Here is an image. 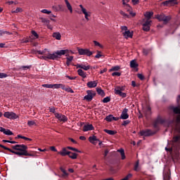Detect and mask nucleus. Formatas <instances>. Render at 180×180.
<instances>
[{"instance_id": "nucleus-1", "label": "nucleus", "mask_w": 180, "mask_h": 180, "mask_svg": "<svg viewBox=\"0 0 180 180\" xmlns=\"http://www.w3.org/2000/svg\"><path fill=\"white\" fill-rule=\"evenodd\" d=\"M1 148H4V150H7L10 153L15 154V155H18V157H22L25 155V157H33V154L29 153L27 151V146L24 144H16L15 146H12V149L0 144Z\"/></svg>"}, {"instance_id": "nucleus-2", "label": "nucleus", "mask_w": 180, "mask_h": 180, "mask_svg": "<svg viewBox=\"0 0 180 180\" xmlns=\"http://www.w3.org/2000/svg\"><path fill=\"white\" fill-rule=\"evenodd\" d=\"M67 53H68V50L56 51L53 53H49L45 56H42V58L44 60H57L58 56L61 57V56H64L65 54H67Z\"/></svg>"}, {"instance_id": "nucleus-3", "label": "nucleus", "mask_w": 180, "mask_h": 180, "mask_svg": "<svg viewBox=\"0 0 180 180\" xmlns=\"http://www.w3.org/2000/svg\"><path fill=\"white\" fill-rule=\"evenodd\" d=\"M53 88H55V89H59L60 88L63 91H65L66 92H69L70 94H74V90H72V89H71L70 86H65L63 84H53Z\"/></svg>"}, {"instance_id": "nucleus-4", "label": "nucleus", "mask_w": 180, "mask_h": 180, "mask_svg": "<svg viewBox=\"0 0 180 180\" xmlns=\"http://www.w3.org/2000/svg\"><path fill=\"white\" fill-rule=\"evenodd\" d=\"M160 22H163L164 25H167L171 20V15H165V14H160L156 16Z\"/></svg>"}, {"instance_id": "nucleus-5", "label": "nucleus", "mask_w": 180, "mask_h": 180, "mask_svg": "<svg viewBox=\"0 0 180 180\" xmlns=\"http://www.w3.org/2000/svg\"><path fill=\"white\" fill-rule=\"evenodd\" d=\"M87 95H86L84 97V101H86L87 102H91L92 99H94V97L96 95V92L92 90H88L86 91Z\"/></svg>"}, {"instance_id": "nucleus-6", "label": "nucleus", "mask_w": 180, "mask_h": 180, "mask_svg": "<svg viewBox=\"0 0 180 180\" xmlns=\"http://www.w3.org/2000/svg\"><path fill=\"white\" fill-rule=\"evenodd\" d=\"M4 117H6V119H10L11 120H15L16 119H19V116L16 115V113L13 112H5L4 114Z\"/></svg>"}, {"instance_id": "nucleus-7", "label": "nucleus", "mask_w": 180, "mask_h": 180, "mask_svg": "<svg viewBox=\"0 0 180 180\" xmlns=\"http://www.w3.org/2000/svg\"><path fill=\"white\" fill-rule=\"evenodd\" d=\"M156 131H154L151 129H145L141 130L139 132L140 136H143L144 137H150V136H154L155 134Z\"/></svg>"}, {"instance_id": "nucleus-8", "label": "nucleus", "mask_w": 180, "mask_h": 180, "mask_svg": "<svg viewBox=\"0 0 180 180\" xmlns=\"http://www.w3.org/2000/svg\"><path fill=\"white\" fill-rule=\"evenodd\" d=\"M77 51L80 56H87L88 57H91L94 53L92 51H89L88 49H77Z\"/></svg>"}, {"instance_id": "nucleus-9", "label": "nucleus", "mask_w": 180, "mask_h": 180, "mask_svg": "<svg viewBox=\"0 0 180 180\" xmlns=\"http://www.w3.org/2000/svg\"><path fill=\"white\" fill-rule=\"evenodd\" d=\"M170 110H172L174 115H180V108L179 106H169ZM177 123L180 124V115H179L176 119Z\"/></svg>"}, {"instance_id": "nucleus-10", "label": "nucleus", "mask_w": 180, "mask_h": 180, "mask_svg": "<svg viewBox=\"0 0 180 180\" xmlns=\"http://www.w3.org/2000/svg\"><path fill=\"white\" fill-rule=\"evenodd\" d=\"M83 127V131H90L91 130H94V127L92 124H85V122L80 123V127Z\"/></svg>"}, {"instance_id": "nucleus-11", "label": "nucleus", "mask_w": 180, "mask_h": 180, "mask_svg": "<svg viewBox=\"0 0 180 180\" xmlns=\"http://www.w3.org/2000/svg\"><path fill=\"white\" fill-rule=\"evenodd\" d=\"M165 123V120L164 119L161 118L160 117H158L154 122H153V127L154 129H158L159 124H164Z\"/></svg>"}, {"instance_id": "nucleus-12", "label": "nucleus", "mask_w": 180, "mask_h": 180, "mask_svg": "<svg viewBox=\"0 0 180 180\" xmlns=\"http://www.w3.org/2000/svg\"><path fill=\"white\" fill-rule=\"evenodd\" d=\"M143 113L146 119H150L151 116V107L146 105V108H143Z\"/></svg>"}, {"instance_id": "nucleus-13", "label": "nucleus", "mask_w": 180, "mask_h": 180, "mask_svg": "<svg viewBox=\"0 0 180 180\" xmlns=\"http://www.w3.org/2000/svg\"><path fill=\"white\" fill-rule=\"evenodd\" d=\"M176 1L177 0L165 1L162 3V5H163V6H172V5H176V4H178Z\"/></svg>"}, {"instance_id": "nucleus-14", "label": "nucleus", "mask_w": 180, "mask_h": 180, "mask_svg": "<svg viewBox=\"0 0 180 180\" xmlns=\"http://www.w3.org/2000/svg\"><path fill=\"white\" fill-rule=\"evenodd\" d=\"M128 112H129V109L124 108L120 117V119H122L123 120H127V118L129 117Z\"/></svg>"}, {"instance_id": "nucleus-15", "label": "nucleus", "mask_w": 180, "mask_h": 180, "mask_svg": "<svg viewBox=\"0 0 180 180\" xmlns=\"http://www.w3.org/2000/svg\"><path fill=\"white\" fill-rule=\"evenodd\" d=\"M0 131L6 136H13V132H12V131L10 129H6L2 127H0Z\"/></svg>"}, {"instance_id": "nucleus-16", "label": "nucleus", "mask_w": 180, "mask_h": 180, "mask_svg": "<svg viewBox=\"0 0 180 180\" xmlns=\"http://www.w3.org/2000/svg\"><path fill=\"white\" fill-rule=\"evenodd\" d=\"M58 154L62 155V157H65V155H70L71 151L67 150V148H63L61 151L58 152Z\"/></svg>"}, {"instance_id": "nucleus-17", "label": "nucleus", "mask_w": 180, "mask_h": 180, "mask_svg": "<svg viewBox=\"0 0 180 180\" xmlns=\"http://www.w3.org/2000/svg\"><path fill=\"white\" fill-rule=\"evenodd\" d=\"M77 68H81L82 70H84V71H88L91 68L90 65H85L84 64H77L76 65Z\"/></svg>"}, {"instance_id": "nucleus-18", "label": "nucleus", "mask_w": 180, "mask_h": 180, "mask_svg": "<svg viewBox=\"0 0 180 180\" xmlns=\"http://www.w3.org/2000/svg\"><path fill=\"white\" fill-rule=\"evenodd\" d=\"M122 34L125 39H129V37L131 39V37H133V32H131L130 30L122 32Z\"/></svg>"}, {"instance_id": "nucleus-19", "label": "nucleus", "mask_w": 180, "mask_h": 180, "mask_svg": "<svg viewBox=\"0 0 180 180\" xmlns=\"http://www.w3.org/2000/svg\"><path fill=\"white\" fill-rule=\"evenodd\" d=\"M88 88H96L98 86V82L96 81H91L88 82L86 84Z\"/></svg>"}, {"instance_id": "nucleus-20", "label": "nucleus", "mask_w": 180, "mask_h": 180, "mask_svg": "<svg viewBox=\"0 0 180 180\" xmlns=\"http://www.w3.org/2000/svg\"><path fill=\"white\" fill-rule=\"evenodd\" d=\"M151 20L143 18L141 22L142 26H151Z\"/></svg>"}, {"instance_id": "nucleus-21", "label": "nucleus", "mask_w": 180, "mask_h": 180, "mask_svg": "<svg viewBox=\"0 0 180 180\" xmlns=\"http://www.w3.org/2000/svg\"><path fill=\"white\" fill-rule=\"evenodd\" d=\"M77 74L79 77H82V78H86V72H84L82 69H79L77 70Z\"/></svg>"}, {"instance_id": "nucleus-22", "label": "nucleus", "mask_w": 180, "mask_h": 180, "mask_svg": "<svg viewBox=\"0 0 180 180\" xmlns=\"http://www.w3.org/2000/svg\"><path fill=\"white\" fill-rule=\"evenodd\" d=\"M153 15H154L153 12L151 11H147L145 14V19L150 20V19H151V16H153Z\"/></svg>"}, {"instance_id": "nucleus-23", "label": "nucleus", "mask_w": 180, "mask_h": 180, "mask_svg": "<svg viewBox=\"0 0 180 180\" xmlns=\"http://www.w3.org/2000/svg\"><path fill=\"white\" fill-rule=\"evenodd\" d=\"M52 37L56 40H61V34L60 32H53Z\"/></svg>"}, {"instance_id": "nucleus-24", "label": "nucleus", "mask_w": 180, "mask_h": 180, "mask_svg": "<svg viewBox=\"0 0 180 180\" xmlns=\"http://www.w3.org/2000/svg\"><path fill=\"white\" fill-rule=\"evenodd\" d=\"M65 2L68 11H70V13H72V6H71V4H70V1H68V0H65Z\"/></svg>"}, {"instance_id": "nucleus-25", "label": "nucleus", "mask_w": 180, "mask_h": 180, "mask_svg": "<svg viewBox=\"0 0 180 180\" xmlns=\"http://www.w3.org/2000/svg\"><path fill=\"white\" fill-rule=\"evenodd\" d=\"M131 68H137L139 67V64L136 62L135 60H133L130 62Z\"/></svg>"}, {"instance_id": "nucleus-26", "label": "nucleus", "mask_w": 180, "mask_h": 180, "mask_svg": "<svg viewBox=\"0 0 180 180\" xmlns=\"http://www.w3.org/2000/svg\"><path fill=\"white\" fill-rule=\"evenodd\" d=\"M105 133H107V134H109L110 136H115L116 134V131L113 130H109V129H104Z\"/></svg>"}, {"instance_id": "nucleus-27", "label": "nucleus", "mask_w": 180, "mask_h": 180, "mask_svg": "<svg viewBox=\"0 0 180 180\" xmlns=\"http://www.w3.org/2000/svg\"><path fill=\"white\" fill-rule=\"evenodd\" d=\"M89 141H90V143L94 144V141H99V139L96 138V136H89Z\"/></svg>"}, {"instance_id": "nucleus-28", "label": "nucleus", "mask_w": 180, "mask_h": 180, "mask_svg": "<svg viewBox=\"0 0 180 180\" xmlns=\"http://www.w3.org/2000/svg\"><path fill=\"white\" fill-rule=\"evenodd\" d=\"M115 95H119L121 96V98H126L127 96V94L126 93H123L122 91H117V92H115Z\"/></svg>"}, {"instance_id": "nucleus-29", "label": "nucleus", "mask_w": 180, "mask_h": 180, "mask_svg": "<svg viewBox=\"0 0 180 180\" xmlns=\"http://www.w3.org/2000/svg\"><path fill=\"white\" fill-rule=\"evenodd\" d=\"M117 91L119 92H123L124 91V86H117L115 89V92H117Z\"/></svg>"}, {"instance_id": "nucleus-30", "label": "nucleus", "mask_w": 180, "mask_h": 180, "mask_svg": "<svg viewBox=\"0 0 180 180\" xmlns=\"http://www.w3.org/2000/svg\"><path fill=\"white\" fill-rule=\"evenodd\" d=\"M96 91H97V94H98L101 96H105V91H103L102 89L97 88Z\"/></svg>"}, {"instance_id": "nucleus-31", "label": "nucleus", "mask_w": 180, "mask_h": 180, "mask_svg": "<svg viewBox=\"0 0 180 180\" xmlns=\"http://www.w3.org/2000/svg\"><path fill=\"white\" fill-rule=\"evenodd\" d=\"M72 155H69L68 156L70 157V158H71L72 160H77V157H78V155L77 153H74L72 152H71Z\"/></svg>"}, {"instance_id": "nucleus-32", "label": "nucleus", "mask_w": 180, "mask_h": 180, "mask_svg": "<svg viewBox=\"0 0 180 180\" xmlns=\"http://www.w3.org/2000/svg\"><path fill=\"white\" fill-rule=\"evenodd\" d=\"M163 179L165 180H169L171 179V174H169V173H165L164 175H163Z\"/></svg>"}, {"instance_id": "nucleus-33", "label": "nucleus", "mask_w": 180, "mask_h": 180, "mask_svg": "<svg viewBox=\"0 0 180 180\" xmlns=\"http://www.w3.org/2000/svg\"><path fill=\"white\" fill-rule=\"evenodd\" d=\"M58 120H60V122H67V120H68V118H67L65 115H61Z\"/></svg>"}, {"instance_id": "nucleus-34", "label": "nucleus", "mask_w": 180, "mask_h": 180, "mask_svg": "<svg viewBox=\"0 0 180 180\" xmlns=\"http://www.w3.org/2000/svg\"><path fill=\"white\" fill-rule=\"evenodd\" d=\"M119 70H120V66L117 65V66H114L111 69H110V72L119 71Z\"/></svg>"}, {"instance_id": "nucleus-35", "label": "nucleus", "mask_w": 180, "mask_h": 180, "mask_svg": "<svg viewBox=\"0 0 180 180\" xmlns=\"http://www.w3.org/2000/svg\"><path fill=\"white\" fill-rule=\"evenodd\" d=\"M20 12H23V10L22 9V8H17L15 11H12V13H19Z\"/></svg>"}, {"instance_id": "nucleus-36", "label": "nucleus", "mask_w": 180, "mask_h": 180, "mask_svg": "<svg viewBox=\"0 0 180 180\" xmlns=\"http://www.w3.org/2000/svg\"><path fill=\"white\" fill-rule=\"evenodd\" d=\"M180 140V136H175L173 137V140L172 142L173 143H178V141H179Z\"/></svg>"}, {"instance_id": "nucleus-37", "label": "nucleus", "mask_w": 180, "mask_h": 180, "mask_svg": "<svg viewBox=\"0 0 180 180\" xmlns=\"http://www.w3.org/2000/svg\"><path fill=\"white\" fill-rule=\"evenodd\" d=\"M67 148L68 150H72V151H75L76 153H81V151H79L78 149L72 148L71 146H68Z\"/></svg>"}, {"instance_id": "nucleus-38", "label": "nucleus", "mask_w": 180, "mask_h": 180, "mask_svg": "<svg viewBox=\"0 0 180 180\" xmlns=\"http://www.w3.org/2000/svg\"><path fill=\"white\" fill-rule=\"evenodd\" d=\"M112 115H110L108 116H107L105 118V120H106L107 122H112V120H113V118L112 117Z\"/></svg>"}, {"instance_id": "nucleus-39", "label": "nucleus", "mask_w": 180, "mask_h": 180, "mask_svg": "<svg viewBox=\"0 0 180 180\" xmlns=\"http://www.w3.org/2000/svg\"><path fill=\"white\" fill-rule=\"evenodd\" d=\"M32 36H34V39H39V34H37V32H36V31L33 30L32 31Z\"/></svg>"}, {"instance_id": "nucleus-40", "label": "nucleus", "mask_w": 180, "mask_h": 180, "mask_svg": "<svg viewBox=\"0 0 180 180\" xmlns=\"http://www.w3.org/2000/svg\"><path fill=\"white\" fill-rule=\"evenodd\" d=\"M110 101V97L107 96V97H105L103 99V103H109Z\"/></svg>"}, {"instance_id": "nucleus-41", "label": "nucleus", "mask_w": 180, "mask_h": 180, "mask_svg": "<svg viewBox=\"0 0 180 180\" xmlns=\"http://www.w3.org/2000/svg\"><path fill=\"white\" fill-rule=\"evenodd\" d=\"M60 169L61 172H63V176H68V173H67V171H65V169H64L63 167H60Z\"/></svg>"}, {"instance_id": "nucleus-42", "label": "nucleus", "mask_w": 180, "mask_h": 180, "mask_svg": "<svg viewBox=\"0 0 180 180\" xmlns=\"http://www.w3.org/2000/svg\"><path fill=\"white\" fill-rule=\"evenodd\" d=\"M143 30L144 32H149V30H150V25H143Z\"/></svg>"}, {"instance_id": "nucleus-43", "label": "nucleus", "mask_w": 180, "mask_h": 180, "mask_svg": "<svg viewBox=\"0 0 180 180\" xmlns=\"http://www.w3.org/2000/svg\"><path fill=\"white\" fill-rule=\"evenodd\" d=\"M122 75V73L119 72H114L112 73V77H120Z\"/></svg>"}, {"instance_id": "nucleus-44", "label": "nucleus", "mask_w": 180, "mask_h": 180, "mask_svg": "<svg viewBox=\"0 0 180 180\" xmlns=\"http://www.w3.org/2000/svg\"><path fill=\"white\" fill-rule=\"evenodd\" d=\"M41 13H46V15H50L51 13V11L47 10V9H43L41 11Z\"/></svg>"}, {"instance_id": "nucleus-45", "label": "nucleus", "mask_w": 180, "mask_h": 180, "mask_svg": "<svg viewBox=\"0 0 180 180\" xmlns=\"http://www.w3.org/2000/svg\"><path fill=\"white\" fill-rule=\"evenodd\" d=\"M42 86L44 88L53 89V84H42Z\"/></svg>"}, {"instance_id": "nucleus-46", "label": "nucleus", "mask_w": 180, "mask_h": 180, "mask_svg": "<svg viewBox=\"0 0 180 180\" xmlns=\"http://www.w3.org/2000/svg\"><path fill=\"white\" fill-rule=\"evenodd\" d=\"M41 20L42 23H46V25H49L50 23V20L46 19V18H41Z\"/></svg>"}, {"instance_id": "nucleus-47", "label": "nucleus", "mask_w": 180, "mask_h": 180, "mask_svg": "<svg viewBox=\"0 0 180 180\" xmlns=\"http://www.w3.org/2000/svg\"><path fill=\"white\" fill-rule=\"evenodd\" d=\"M79 8H81L82 12V13H84V15L87 13V12H86V9L85 8H84V6H82V4H80V5H79Z\"/></svg>"}, {"instance_id": "nucleus-48", "label": "nucleus", "mask_w": 180, "mask_h": 180, "mask_svg": "<svg viewBox=\"0 0 180 180\" xmlns=\"http://www.w3.org/2000/svg\"><path fill=\"white\" fill-rule=\"evenodd\" d=\"M133 176V174H129L127 176H126L124 178H123L121 180H129V178H131Z\"/></svg>"}, {"instance_id": "nucleus-49", "label": "nucleus", "mask_w": 180, "mask_h": 180, "mask_svg": "<svg viewBox=\"0 0 180 180\" xmlns=\"http://www.w3.org/2000/svg\"><path fill=\"white\" fill-rule=\"evenodd\" d=\"M27 124L28 126L32 127V126H34V124H36V122H34V121H28Z\"/></svg>"}, {"instance_id": "nucleus-50", "label": "nucleus", "mask_w": 180, "mask_h": 180, "mask_svg": "<svg viewBox=\"0 0 180 180\" xmlns=\"http://www.w3.org/2000/svg\"><path fill=\"white\" fill-rule=\"evenodd\" d=\"M129 123H130V120H124L123 121L122 126H127V124H129Z\"/></svg>"}, {"instance_id": "nucleus-51", "label": "nucleus", "mask_w": 180, "mask_h": 180, "mask_svg": "<svg viewBox=\"0 0 180 180\" xmlns=\"http://www.w3.org/2000/svg\"><path fill=\"white\" fill-rule=\"evenodd\" d=\"M137 77H138V78H139V79H141V81H144V75H143L141 74H138Z\"/></svg>"}, {"instance_id": "nucleus-52", "label": "nucleus", "mask_w": 180, "mask_h": 180, "mask_svg": "<svg viewBox=\"0 0 180 180\" xmlns=\"http://www.w3.org/2000/svg\"><path fill=\"white\" fill-rule=\"evenodd\" d=\"M139 161H137L134 165V171H139Z\"/></svg>"}, {"instance_id": "nucleus-53", "label": "nucleus", "mask_w": 180, "mask_h": 180, "mask_svg": "<svg viewBox=\"0 0 180 180\" xmlns=\"http://www.w3.org/2000/svg\"><path fill=\"white\" fill-rule=\"evenodd\" d=\"M49 112H51V113H54V115H55V113H56V108H54V107H52V108L49 107Z\"/></svg>"}, {"instance_id": "nucleus-54", "label": "nucleus", "mask_w": 180, "mask_h": 180, "mask_svg": "<svg viewBox=\"0 0 180 180\" xmlns=\"http://www.w3.org/2000/svg\"><path fill=\"white\" fill-rule=\"evenodd\" d=\"M8 75L6 73L0 72V78H6Z\"/></svg>"}, {"instance_id": "nucleus-55", "label": "nucleus", "mask_w": 180, "mask_h": 180, "mask_svg": "<svg viewBox=\"0 0 180 180\" xmlns=\"http://www.w3.org/2000/svg\"><path fill=\"white\" fill-rule=\"evenodd\" d=\"M65 77L68 78V79H71V80L77 79V77H71L69 75H66Z\"/></svg>"}, {"instance_id": "nucleus-56", "label": "nucleus", "mask_w": 180, "mask_h": 180, "mask_svg": "<svg viewBox=\"0 0 180 180\" xmlns=\"http://www.w3.org/2000/svg\"><path fill=\"white\" fill-rule=\"evenodd\" d=\"M120 15H122V16H124V18H129V15H127V13H125L123 11H120Z\"/></svg>"}, {"instance_id": "nucleus-57", "label": "nucleus", "mask_w": 180, "mask_h": 180, "mask_svg": "<svg viewBox=\"0 0 180 180\" xmlns=\"http://www.w3.org/2000/svg\"><path fill=\"white\" fill-rule=\"evenodd\" d=\"M55 117H56V119L59 120V118L61 117V114L58 113V112H56L54 114Z\"/></svg>"}, {"instance_id": "nucleus-58", "label": "nucleus", "mask_w": 180, "mask_h": 180, "mask_svg": "<svg viewBox=\"0 0 180 180\" xmlns=\"http://www.w3.org/2000/svg\"><path fill=\"white\" fill-rule=\"evenodd\" d=\"M94 46H98V47H102V45L96 41H94Z\"/></svg>"}, {"instance_id": "nucleus-59", "label": "nucleus", "mask_w": 180, "mask_h": 180, "mask_svg": "<svg viewBox=\"0 0 180 180\" xmlns=\"http://www.w3.org/2000/svg\"><path fill=\"white\" fill-rule=\"evenodd\" d=\"M121 30L122 32H127V27L126 26H123V27H121Z\"/></svg>"}, {"instance_id": "nucleus-60", "label": "nucleus", "mask_w": 180, "mask_h": 180, "mask_svg": "<svg viewBox=\"0 0 180 180\" xmlns=\"http://www.w3.org/2000/svg\"><path fill=\"white\" fill-rule=\"evenodd\" d=\"M66 60L68 61H70V63H71V61H72V60H74V56H69V57L66 58Z\"/></svg>"}, {"instance_id": "nucleus-61", "label": "nucleus", "mask_w": 180, "mask_h": 180, "mask_svg": "<svg viewBox=\"0 0 180 180\" xmlns=\"http://www.w3.org/2000/svg\"><path fill=\"white\" fill-rule=\"evenodd\" d=\"M56 11H63V5H58L56 8Z\"/></svg>"}, {"instance_id": "nucleus-62", "label": "nucleus", "mask_w": 180, "mask_h": 180, "mask_svg": "<svg viewBox=\"0 0 180 180\" xmlns=\"http://www.w3.org/2000/svg\"><path fill=\"white\" fill-rule=\"evenodd\" d=\"M143 53L144 56H148V49H143Z\"/></svg>"}, {"instance_id": "nucleus-63", "label": "nucleus", "mask_w": 180, "mask_h": 180, "mask_svg": "<svg viewBox=\"0 0 180 180\" xmlns=\"http://www.w3.org/2000/svg\"><path fill=\"white\" fill-rule=\"evenodd\" d=\"M165 151H169V153H172V148H165Z\"/></svg>"}, {"instance_id": "nucleus-64", "label": "nucleus", "mask_w": 180, "mask_h": 180, "mask_svg": "<svg viewBox=\"0 0 180 180\" xmlns=\"http://www.w3.org/2000/svg\"><path fill=\"white\" fill-rule=\"evenodd\" d=\"M51 151H54L55 153H57V149L54 146H51Z\"/></svg>"}]
</instances>
